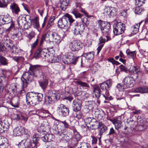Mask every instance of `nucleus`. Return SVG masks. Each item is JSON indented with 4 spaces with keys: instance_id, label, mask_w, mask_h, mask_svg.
<instances>
[{
    "instance_id": "dca6fc26",
    "label": "nucleus",
    "mask_w": 148,
    "mask_h": 148,
    "mask_svg": "<svg viewBox=\"0 0 148 148\" xmlns=\"http://www.w3.org/2000/svg\"><path fill=\"white\" fill-rule=\"evenodd\" d=\"M12 21L11 17L8 14L0 15V23L2 24H8Z\"/></svg>"
},
{
    "instance_id": "0eeeda50",
    "label": "nucleus",
    "mask_w": 148,
    "mask_h": 148,
    "mask_svg": "<svg viewBox=\"0 0 148 148\" xmlns=\"http://www.w3.org/2000/svg\"><path fill=\"white\" fill-rule=\"evenodd\" d=\"M113 26V32L116 35H119L123 33L125 27V25L121 22L114 24Z\"/></svg>"
},
{
    "instance_id": "c756f323",
    "label": "nucleus",
    "mask_w": 148,
    "mask_h": 148,
    "mask_svg": "<svg viewBox=\"0 0 148 148\" xmlns=\"http://www.w3.org/2000/svg\"><path fill=\"white\" fill-rule=\"evenodd\" d=\"M48 32L46 33L43 34L41 38V40L40 42V45H42L43 42L45 40H48L49 39L50 40V32Z\"/></svg>"
},
{
    "instance_id": "7c9ffc66",
    "label": "nucleus",
    "mask_w": 148,
    "mask_h": 148,
    "mask_svg": "<svg viewBox=\"0 0 148 148\" xmlns=\"http://www.w3.org/2000/svg\"><path fill=\"white\" fill-rule=\"evenodd\" d=\"M99 125L98 129L100 132V135H102L107 130L108 128L105 125L102 124L100 122L99 123Z\"/></svg>"
},
{
    "instance_id": "4468645a",
    "label": "nucleus",
    "mask_w": 148,
    "mask_h": 148,
    "mask_svg": "<svg viewBox=\"0 0 148 148\" xmlns=\"http://www.w3.org/2000/svg\"><path fill=\"white\" fill-rule=\"evenodd\" d=\"M58 110L60 113L61 115L65 116L68 115L69 113V108L63 104H60L58 107Z\"/></svg>"
},
{
    "instance_id": "4c0bfd02",
    "label": "nucleus",
    "mask_w": 148,
    "mask_h": 148,
    "mask_svg": "<svg viewBox=\"0 0 148 148\" xmlns=\"http://www.w3.org/2000/svg\"><path fill=\"white\" fill-rule=\"evenodd\" d=\"M10 8L12 10V12H14L16 14H17L20 11L18 6L15 3L12 4L10 5Z\"/></svg>"
},
{
    "instance_id": "5fc2aeb1",
    "label": "nucleus",
    "mask_w": 148,
    "mask_h": 148,
    "mask_svg": "<svg viewBox=\"0 0 148 148\" xmlns=\"http://www.w3.org/2000/svg\"><path fill=\"white\" fill-rule=\"evenodd\" d=\"M80 145V146L78 148H88L90 146L89 144L85 142L81 143Z\"/></svg>"
},
{
    "instance_id": "e2e57ef3",
    "label": "nucleus",
    "mask_w": 148,
    "mask_h": 148,
    "mask_svg": "<svg viewBox=\"0 0 148 148\" xmlns=\"http://www.w3.org/2000/svg\"><path fill=\"white\" fill-rule=\"evenodd\" d=\"M59 123H62L64 125V127L65 128H69L70 125L66 122L65 121H60Z\"/></svg>"
},
{
    "instance_id": "4be33fe9",
    "label": "nucleus",
    "mask_w": 148,
    "mask_h": 148,
    "mask_svg": "<svg viewBox=\"0 0 148 148\" xmlns=\"http://www.w3.org/2000/svg\"><path fill=\"white\" fill-rule=\"evenodd\" d=\"M67 23L68 21H66V19L64 15L58 21V25L60 28H64L67 26Z\"/></svg>"
},
{
    "instance_id": "58836bf2",
    "label": "nucleus",
    "mask_w": 148,
    "mask_h": 148,
    "mask_svg": "<svg viewBox=\"0 0 148 148\" xmlns=\"http://www.w3.org/2000/svg\"><path fill=\"white\" fill-rule=\"evenodd\" d=\"M84 121L86 125L90 124L92 125V123L95 122L96 121L94 118L88 117L84 119Z\"/></svg>"
},
{
    "instance_id": "2eb2a0df",
    "label": "nucleus",
    "mask_w": 148,
    "mask_h": 148,
    "mask_svg": "<svg viewBox=\"0 0 148 148\" xmlns=\"http://www.w3.org/2000/svg\"><path fill=\"white\" fill-rule=\"evenodd\" d=\"M10 125V123L6 120L0 121V133H3L5 131H7L9 128Z\"/></svg>"
},
{
    "instance_id": "393cba45",
    "label": "nucleus",
    "mask_w": 148,
    "mask_h": 148,
    "mask_svg": "<svg viewBox=\"0 0 148 148\" xmlns=\"http://www.w3.org/2000/svg\"><path fill=\"white\" fill-rule=\"evenodd\" d=\"M21 36V33L18 29H15L13 30V33L12 34L11 37L16 40H18L19 38Z\"/></svg>"
},
{
    "instance_id": "2f4dec72",
    "label": "nucleus",
    "mask_w": 148,
    "mask_h": 148,
    "mask_svg": "<svg viewBox=\"0 0 148 148\" xmlns=\"http://www.w3.org/2000/svg\"><path fill=\"white\" fill-rule=\"evenodd\" d=\"M48 83V79L47 77L44 79L42 81L39 83L40 86L43 89H45Z\"/></svg>"
},
{
    "instance_id": "c9c22d12",
    "label": "nucleus",
    "mask_w": 148,
    "mask_h": 148,
    "mask_svg": "<svg viewBox=\"0 0 148 148\" xmlns=\"http://www.w3.org/2000/svg\"><path fill=\"white\" fill-rule=\"evenodd\" d=\"M140 124L139 122L138 121V126H137L136 129L139 131H141L143 130L146 128V126H145L143 123V120L140 121Z\"/></svg>"
},
{
    "instance_id": "6e6d98bb",
    "label": "nucleus",
    "mask_w": 148,
    "mask_h": 148,
    "mask_svg": "<svg viewBox=\"0 0 148 148\" xmlns=\"http://www.w3.org/2000/svg\"><path fill=\"white\" fill-rule=\"evenodd\" d=\"M143 35L144 36L143 38H142V39H143L145 38H148V32H146L145 31H143L140 34V36L141 37Z\"/></svg>"
},
{
    "instance_id": "412c9836",
    "label": "nucleus",
    "mask_w": 148,
    "mask_h": 148,
    "mask_svg": "<svg viewBox=\"0 0 148 148\" xmlns=\"http://www.w3.org/2000/svg\"><path fill=\"white\" fill-rule=\"evenodd\" d=\"M25 129L21 126H18L14 129L13 135L15 136H18L22 135L24 133Z\"/></svg>"
},
{
    "instance_id": "aec40b11",
    "label": "nucleus",
    "mask_w": 148,
    "mask_h": 148,
    "mask_svg": "<svg viewBox=\"0 0 148 148\" xmlns=\"http://www.w3.org/2000/svg\"><path fill=\"white\" fill-rule=\"evenodd\" d=\"M50 35V40L53 42L59 43L60 42V36L57 34L51 32Z\"/></svg>"
},
{
    "instance_id": "ea45409f",
    "label": "nucleus",
    "mask_w": 148,
    "mask_h": 148,
    "mask_svg": "<svg viewBox=\"0 0 148 148\" xmlns=\"http://www.w3.org/2000/svg\"><path fill=\"white\" fill-rule=\"evenodd\" d=\"M94 92L95 97L99 99L101 95V90L98 87L94 88Z\"/></svg>"
},
{
    "instance_id": "423d86ee",
    "label": "nucleus",
    "mask_w": 148,
    "mask_h": 148,
    "mask_svg": "<svg viewBox=\"0 0 148 148\" xmlns=\"http://www.w3.org/2000/svg\"><path fill=\"white\" fill-rule=\"evenodd\" d=\"M76 24L70 25V28L75 35H81L84 29V26L82 23L79 24L76 23Z\"/></svg>"
},
{
    "instance_id": "052dcab7",
    "label": "nucleus",
    "mask_w": 148,
    "mask_h": 148,
    "mask_svg": "<svg viewBox=\"0 0 148 148\" xmlns=\"http://www.w3.org/2000/svg\"><path fill=\"white\" fill-rule=\"evenodd\" d=\"M12 118L14 119H20V115L18 114H13L12 115Z\"/></svg>"
},
{
    "instance_id": "f03ea898",
    "label": "nucleus",
    "mask_w": 148,
    "mask_h": 148,
    "mask_svg": "<svg viewBox=\"0 0 148 148\" xmlns=\"http://www.w3.org/2000/svg\"><path fill=\"white\" fill-rule=\"evenodd\" d=\"M98 23L99 27H100L103 35H105L107 38L106 41H108L110 38L108 34L110 27V25L109 23L104 21L101 20L98 21Z\"/></svg>"
},
{
    "instance_id": "72a5a7b5",
    "label": "nucleus",
    "mask_w": 148,
    "mask_h": 148,
    "mask_svg": "<svg viewBox=\"0 0 148 148\" xmlns=\"http://www.w3.org/2000/svg\"><path fill=\"white\" fill-rule=\"evenodd\" d=\"M141 23L142 22H140L132 26L131 27V29L132 31V34H134L138 32Z\"/></svg>"
},
{
    "instance_id": "8fccbe9b",
    "label": "nucleus",
    "mask_w": 148,
    "mask_h": 148,
    "mask_svg": "<svg viewBox=\"0 0 148 148\" xmlns=\"http://www.w3.org/2000/svg\"><path fill=\"white\" fill-rule=\"evenodd\" d=\"M6 52V48L3 45L0 44V54H5Z\"/></svg>"
},
{
    "instance_id": "c85d7f7f",
    "label": "nucleus",
    "mask_w": 148,
    "mask_h": 148,
    "mask_svg": "<svg viewBox=\"0 0 148 148\" xmlns=\"http://www.w3.org/2000/svg\"><path fill=\"white\" fill-rule=\"evenodd\" d=\"M69 4V0H61L60 8L62 10L64 11L68 8Z\"/></svg>"
},
{
    "instance_id": "6e6552de",
    "label": "nucleus",
    "mask_w": 148,
    "mask_h": 148,
    "mask_svg": "<svg viewBox=\"0 0 148 148\" xmlns=\"http://www.w3.org/2000/svg\"><path fill=\"white\" fill-rule=\"evenodd\" d=\"M79 11H81L85 15L87 14V13L85 10L81 8L80 4L76 3L75 6L71 10V12L74 14L76 18H81L82 17V15L79 12Z\"/></svg>"
},
{
    "instance_id": "473e14b6",
    "label": "nucleus",
    "mask_w": 148,
    "mask_h": 148,
    "mask_svg": "<svg viewBox=\"0 0 148 148\" xmlns=\"http://www.w3.org/2000/svg\"><path fill=\"white\" fill-rule=\"evenodd\" d=\"M135 91L136 92H139L142 93H148V87L144 88L137 87L135 89Z\"/></svg>"
},
{
    "instance_id": "4d7b16f0",
    "label": "nucleus",
    "mask_w": 148,
    "mask_h": 148,
    "mask_svg": "<svg viewBox=\"0 0 148 148\" xmlns=\"http://www.w3.org/2000/svg\"><path fill=\"white\" fill-rule=\"evenodd\" d=\"M52 98L50 95L46 98V103L47 104L49 105L52 102Z\"/></svg>"
},
{
    "instance_id": "603ef678",
    "label": "nucleus",
    "mask_w": 148,
    "mask_h": 148,
    "mask_svg": "<svg viewBox=\"0 0 148 148\" xmlns=\"http://www.w3.org/2000/svg\"><path fill=\"white\" fill-rule=\"evenodd\" d=\"M45 134H43V133L42 134V135H44L43 136H42V135H40L38 134H38L39 136V139L40 138V136H41V139L42 140L45 142H48V139L47 138V134H45V133H44Z\"/></svg>"
},
{
    "instance_id": "c03bdc74",
    "label": "nucleus",
    "mask_w": 148,
    "mask_h": 148,
    "mask_svg": "<svg viewBox=\"0 0 148 148\" xmlns=\"http://www.w3.org/2000/svg\"><path fill=\"white\" fill-rule=\"evenodd\" d=\"M64 17L66 18V21L69 20V22L71 24L73 23L74 21L75 20L73 19L72 16L68 13H66L64 15Z\"/></svg>"
},
{
    "instance_id": "b1692460",
    "label": "nucleus",
    "mask_w": 148,
    "mask_h": 148,
    "mask_svg": "<svg viewBox=\"0 0 148 148\" xmlns=\"http://www.w3.org/2000/svg\"><path fill=\"white\" fill-rule=\"evenodd\" d=\"M50 130V127L49 126L47 125L45 126L44 125H43V124L37 128V131L38 132H40L41 134H43L44 132L47 133Z\"/></svg>"
},
{
    "instance_id": "5701e85b",
    "label": "nucleus",
    "mask_w": 148,
    "mask_h": 148,
    "mask_svg": "<svg viewBox=\"0 0 148 148\" xmlns=\"http://www.w3.org/2000/svg\"><path fill=\"white\" fill-rule=\"evenodd\" d=\"M30 75L28 72L24 73L21 78V80L23 82V87H26L27 85V81L29 80Z\"/></svg>"
},
{
    "instance_id": "37998d69",
    "label": "nucleus",
    "mask_w": 148,
    "mask_h": 148,
    "mask_svg": "<svg viewBox=\"0 0 148 148\" xmlns=\"http://www.w3.org/2000/svg\"><path fill=\"white\" fill-rule=\"evenodd\" d=\"M10 0H2L0 1V8H6L7 5V3L10 2Z\"/></svg>"
},
{
    "instance_id": "79ce46f5",
    "label": "nucleus",
    "mask_w": 148,
    "mask_h": 148,
    "mask_svg": "<svg viewBox=\"0 0 148 148\" xmlns=\"http://www.w3.org/2000/svg\"><path fill=\"white\" fill-rule=\"evenodd\" d=\"M12 59L18 63L23 62L24 60V58L21 56H13L12 57Z\"/></svg>"
},
{
    "instance_id": "ddd939ff",
    "label": "nucleus",
    "mask_w": 148,
    "mask_h": 148,
    "mask_svg": "<svg viewBox=\"0 0 148 148\" xmlns=\"http://www.w3.org/2000/svg\"><path fill=\"white\" fill-rule=\"evenodd\" d=\"M123 82L127 87L129 88L133 86L135 84V81L132 77L127 76L123 79Z\"/></svg>"
},
{
    "instance_id": "680f3d73",
    "label": "nucleus",
    "mask_w": 148,
    "mask_h": 148,
    "mask_svg": "<svg viewBox=\"0 0 148 148\" xmlns=\"http://www.w3.org/2000/svg\"><path fill=\"white\" fill-rule=\"evenodd\" d=\"M26 143H24V141H22L18 144V147L19 148H25V144H26Z\"/></svg>"
},
{
    "instance_id": "864d4df0",
    "label": "nucleus",
    "mask_w": 148,
    "mask_h": 148,
    "mask_svg": "<svg viewBox=\"0 0 148 148\" xmlns=\"http://www.w3.org/2000/svg\"><path fill=\"white\" fill-rule=\"evenodd\" d=\"M144 10L141 8H140L139 7H136L135 9V13L136 14H141L142 12Z\"/></svg>"
},
{
    "instance_id": "49530a36",
    "label": "nucleus",
    "mask_w": 148,
    "mask_h": 148,
    "mask_svg": "<svg viewBox=\"0 0 148 148\" xmlns=\"http://www.w3.org/2000/svg\"><path fill=\"white\" fill-rule=\"evenodd\" d=\"M39 49H40L41 57L43 58L47 56V50L45 49H42L41 48H39Z\"/></svg>"
},
{
    "instance_id": "7ed1b4c3",
    "label": "nucleus",
    "mask_w": 148,
    "mask_h": 148,
    "mask_svg": "<svg viewBox=\"0 0 148 148\" xmlns=\"http://www.w3.org/2000/svg\"><path fill=\"white\" fill-rule=\"evenodd\" d=\"M11 41L9 39H6L5 44L6 47V49L12 54L16 55L20 52L21 49L16 45H12Z\"/></svg>"
},
{
    "instance_id": "bf43d9fd",
    "label": "nucleus",
    "mask_w": 148,
    "mask_h": 148,
    "mask_svg": "<svg viewBox=\"0 0 148 148\" xmlns=\"http://www.w3.org/2000/svg\"><path fill=\"white\" fill-rule=\"evenodd\" d=\"M79 57H74L73 59H71V60L69 61L70 63H71L73 64H75L76 63L78 58Z\"/></svg>"
},
{
    "instance_id": "f257e3e1",
    "label": "nucleus",
    "mask_w": 148,
    "mask_h": 148,
    "mask_svg": "<svg viewBox=\"0 0 148 148\" xmlns=\"http://www.w3.org/2000/svg\"><path fill=\"white\" fill-rule=\"evenodd\" d=\"M43 95L40 93L29 92L26 95V101L28 105L34 106L41 102L42 99Z\"/></svg>"
},
{
    "instance_id": "338daca9",
    "label": "nucleus",
    "mask_w": 148,
    "mask_h": 148,
    "mask_svg": "<svg viewBox=\"0 0 148 148\" xmlns=\"http://www.w3.org/2000/svg\"><path fill=\"white\" fill-rule=\"evenodd\" d=\"M48 142H51L53 140V136L51 134H47Z\"/></svg>"
},
{
    "instance_id": "cd10ccee",
    "label": "nucleus",
    "mask_w": 148,
    "mask_h": 148,
    "mask_svg": "<svg viewBox=\"0 0 148 148\" xmlns=\"http://www.w3.org/2000/svg\"><path fill=\"white\" fill-rule=\"evenodd\" d=\"M126 53L129 58H132L134 59L136 57V53L135 51H131L129 49H127Z\"/></svg>"
},
{
    "instance_id": "20e7f679",
    "label": "nucleus",
    "mask_w": 148,
    "mask_h": 148,
    "mask_svg": "<svg viewBox=\"0 0 148 148\" xmlns=\"http://www.w3.org/2000/svg\"><path fill=\"white\" fill-rule=\"evenodd\" d=\"M112 85V82L110 80H108L106 82L102 83L100 85V87L101 89L103 90L106 91L105 95L103 94V95L105 97V99L108 100V99H111L110 98L111 97H109V94L108 90L109 88Z\"/></svg>"
},
{
    "instance_id": "9d476101",
    "label": "nucleus",
    "mask_w": 148,
    "mask_h": 148,
    "mask_svg": "<svg viewBox=\"0 0 148 148\" xmlns=\"http://www.w3.org/2000/svg\"><path fill=\"white\" fill-rule=\"evenodd\" d=\"M104 11L103 13L105 15L111 18L116 15L117 10L115 8L107 6L104 9Z\"/></svg>"
},
{
    "instance_id": "9b49d317",
    "label": "nucleus",
    "mask_w": 148,
    "mask_h": 148,
    "mask_svg": "<svg viewBox=\"0 0 148 148\" xmlns=\"http://www.w3.org/2000/svg\"><path fill=\"white\" fill-rule=\"evenodd\" d=\"M39 136L38 134H34L33 136V143H31L30 142H29V145L27 147L29 148H37L40 145V143L38 142L39 140Z\"/></svg>"
},
{
    "instance_id": "f704fd0d",
    "label": "nucleus",
    "mask_w": 148,
    "mask_h": 148,
    "mask_svg": "<svg viewBox=\"0 0 148 148\" xmlns=\"http://www.w3.org/2000/svg\"><path fill=\"white\" fill-rule=\"evenodd\" d=\"M53 132L56 135L60 136L64 135L62 132V130L60 129H58V127L56 125H54L53 128Z\"/></svg>"
},
{
    "instance_id": "a19ab883",
    "label": "nucleus",
    "mask_w": 148,
    "mask_h": 148,
    "mask_svg": "<svg viewBox=\"0 0 148 148\" xmlns=\"http://www.w3.org/2000/svg\"><path fill=\"white\" fill-rule=\"evenodd\" d=\"M83 56L87 60H92L94 57L93 52H89L84 53Z\"/></svg>"
},
{
    "instance_id": "f3484780",
    "label": "nucleus",
    "mask_w": 148,
    "mask_h": 148,
    "mask_svg": "<svg viewBox=\"0 0 148 148\" xmlns=\"http://www.w3.org/2000/svg\"><path fill=\"white\" fill-rule=\"evenodd\" d=\"M40 66L38 65H31L29 67V70L32 72L31 75H32L36 77L39 74Z\"/></svg>"
},
{
    "instance_id": "13d9d810",
    "label": "nucleus",
    "mask_w": 148,
    "mask_h": 148,
    "mask_svg": "<svg viewBox=\"0 0 148 148\" xmlns=\"http://www.w3.org/2000/svg\"><path fill=\"white\" fill-rule=\"evenodd\" d=\"M109 62H110L112 63L113 64H116L117 65H119V62L116 61H115L112 58H110L108 60Z\"/></svg>"
},
{
    "instance_id": "69168bd1",
    "label": "nucleus",
    "mask_w": 148,
    "mask_h": 148,
    "mask_svg": "<svg viewBox=\"0 0 148 148\" xmlns=\"http://www.w3.org/2000/svg\"><path fill=\"white\" fill-rule=\"evenodd\" d=\"M40 49L39 48L36 51L34 54V57L36 58H38L41 56L40 53Z\"/></svg>"
},
{
    "instance_id": "0e129e2a",
    "label": "nucleus",
    "mask_w": 148,
    "mask_h": 148,
    "mask_svg": "<svg viewBox=\"0 0 148 148\" xmlns=\"http://www.w3.org/2000/svg\"><path fill=\"white\" fill-rule=\"evenodd\" d=\"M35 36V33L34 32L32 31L28 35V37L29 39V40L33 38Z\"/></svg>"
},
{
    "instance_id": "39448f33",
    "label": "nucleus",
    "mask_w": 148,
    "mask_h": 148,
    "mask_svg": "<svg viewBox=\"0 0 148 148\" xmlns=\"http://www.w3.org/2000/svg\"><path fill=\"white\" fill-rule=\"evenodd\" d=\"M6 71L1 70L0 71V95L2 94L4 88L6 86L8 83V79L5 77Z\"/></svg>"
},
{
    "instance_id": "bb28decb",
    "label": "nucleus",
    "mask_w": 148,
    "mask_h": 148,
    "mask_svg": "<svg viewBox=\"0 0 148 148\" xmlns=\"http://www.w3.org/2000/svg\"><path fill=\"white\" fill-rule=\"evenodd\" d=\"M7 139L4 137L0 136V148H6L8 145Z\"/></svg>"
},
{
    "instance_id": "3c124183",
    "label": "nucleus",
    "mask_w": 148,
    "mask_h": 148,
    "mask_svg": "<svg viewBox=\"0 0 148 148\" xmlns=\"http://www.w3.org/2000/svg\"><path fill=\"white\" fill-rule=\"evenodd\" d=\"M0 62L4 65H6L7 64V60L3 57L0 56Z\"/></svg>"
},
{
    "instance_id": "e433bc0d",
    "label": "nucleus",
    "mask_w": 148,
    "mask_h": 148,
    "mask_svg": "<svg viewBox=\"0 0 148 148\" xmlns=\"http://www.w3.org/2000/svg\"><path fill=\"white\" fill-rule=\"evenodd\" d=\"M77 84L82 87L83 89H88L90 88V86L86 82L79 81L77 82Z\"/></svg>"
},
{
    "instance_id": "09e8293b",
    "label": "nucleus",
    "mask_w": 148,
    "mask_h": 148,
    "mask_svg": "<svg viewBox=\"0 0 148 148\" xmlns=\"http://www.w3.org/2000/svg\"><path fill=\"white\" fill-rule=\"evenodd\" d=\"M145 0H135V4L138 7L141 6L145 3Z\"/></svg>"
},
{
    "instance_id": "6ab92c4d",
    "label": "nucleus",
    "mask_w": 148,
    "mask_h": 148,
    "mask_svg": "<svg viewBox=\"0 0 148 148\" xmlns=\"http://www.w3.org/2000/svg\"><path fill=\"white\" fill-rule=\"evenodd\" d=\"M110 120L114 125L115 128L117 130L123 127L122 122L120 118H117L113 119H110Z\"/></svg>"
},
{
    "instance_id": "774afa93",
    "label": "nucleus",
    "mask_w": 148,
    "mask_h": 148,
    "mask_svg": "<svg viewBox=\"0 0 148 148\" xmlns=\"http://www.w3.org/2000/svg\"><path fill=\"white\" fill-rule=\"evenodd\" d=\"M74 137L77 140H79L81 138L80 135L77 132H75Z\"/></svg>"
},
{
    "instance_id": "a18cd8bd",
    "label": "nucleus",
    "mask_w": 148,
    "mask_h": 148,
    "mask_svg": "<svg viewBox=\"0 0 148 148\" xmlns=\"http://www.w3.org/2000/svg\"><path fill=\"white\" fill-rule=\"evenodd\" d=\"M10 25L9 27L6 29L7 32H9L12 29H14V22L13 21H12L9 23H8Z\"/></svg>"
},
{
    "instance_id": "f8f14e48",
    "label": "nucleus",
    "mask_w": 148,
    "mask_h": 148,
    "mask_svg": "<svg viewBox=\"0 0 148 148\" xmlns=\"http://www.w3.org/2000/svg\"><path fill=\"white\" fill-rule=\"evenodd\" d=\"M26 18H27L30 20V17L29 15L26 16V17L23 15H21L19 16L18 18L17 23L19 27L22 28L26 24L28 21Z\"/></svg>"
},
{
    "instance_id": "a878e982",
    "label": "nucleus",
    "mask_w": 148,
    "mask_h": 148,
    "mask_svg": "<svg viewBox=\"0 0 148 148\" xmlns=\"http://www.w3.org/2000/svg\"><path fill=\"white\" fill-rule=\"evenodd\" d=\"M129 72L131 74H136L137 76V77H138V75L141 74V71L139 67L135 66H133L130 69Z\"/></svg>"
},
{
    "instance_id": "a211bd4d",
    "label": "nucleus",
    "mask_w": 148,
    "mask_h": 148,
    "mask_svg": "<svg viewBox=\"0 0 148 148\" xmlns=\"http://www.w3.org/2000/svg\"><path fill=\"white\" fill-rule=\"evenodd\" d=\"M73 111L77 112L81 109L82 101L80 100L76 99L73 100Z\"/></svg>"
},
{
    "instance_id": "de8ad7c7",
    "label": "nucleus",
    "mask_w": 148,
    "mask_h": 148,
    "mask_svg": "<svg viewBox=\"0 0 148 148\" xmlns=\"http://www.w3.org/2000/svg\"><path fill=\"white\" fill-rule=\"evenodd\" d=\"M66 55V58L68 60L67 61L69 62L71 60V59H73L74 56V54L71 52L67 53Z\"/></svg>"
},
{
    "instance_id": "1a4fd4ad",
    "label": "nucleus",
    "mask_w": 148,
    "mask_h": 148,
    "mask_svg": "<svg viewBox=\"0 0 148 148\" xmlns=\"http://www.w3.org/2000/svg\"><path fill=\"white\" fill-rule=\"evenodd\" d=\"M69 48L71 51H75L81 49L83 46V44L79 41L74 40L69 43Z\"/></svg>"
}]
</instances>
